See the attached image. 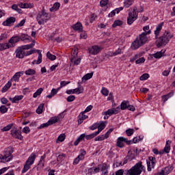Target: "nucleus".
<instances>
[{"label":"nucleus","mask_w":175,"mask_h":175,"mask_svg":"<svg viewBox=\"0 0 175 175\" xmlns=\"http://www.w3.org/2000/svg\"><path fill=\"white\" fill-rule=\"evenodd\" d=\"M162 27H163V23L159 24L154 31L155 39H157L155 43L158 49L167 44L173 38V35L170 34L169 31H165L163 36L158 38V36H159V32H161V30L162 29Z\"/></svg>","instance_id":"nucleus-1"},{"label":"nucleus","mask_w":175,"mask_h":175,"mask_svg":"<svg viewBox=\"0 0 175 175\" xmlns=\"http://www.w3.org/2000/svg\"><path fill=\"white\" fill-rule=\"evenodd\" d=\"M150 29V26H145L143 27V32L142 34H139V37H137L131 44L132 50H137L139 47H142L144 44H146L147 42H148V38L147 35H150L151 33V30Z\"/></svg>","instance_id":"nucleus-2"},{"label":"nucleus","mask_w":175,"mask_h":175,"mask_svg":"<svg viewBox=\"0 0 175 175\" xmlns=\"http://www.w3.org/2000/svg\"><path fill=\"white\" fill-rule=\"evenodd\" d=\"M144 167L142 165V161L136 163L133 167L130 170L126 171V175H140Z\"/></svg>","instance_id":"nucleus-3"},{"label":"nucleus","mask_w":175,"mask_h":175,"mask_svg":"<svg viewBox=\"0 0 175 175\" xmlns=\"http://www.w3.org/2000/svg\"><path fill=\"white\" fill-rule=\"evenodd\" d=\"M14 152V150H13V148H8V149L4 152L3 155L0 154V162H10V161L13 159V155L12 154Z\"/></svg>","instance_id":"nucleus-4"},{"label":"nucleus","mask_w":175,"mask_h":175,"mask_svg":"<svg viewBox=\"0 0 175 175\" xmlns=\"http://www.w3.org/2000/svg\"><path fill=\"white\" fill-rule=\"evenodd\" d=\"M36 20L40 25H43L44 23H47V21L50 20V17H49V14L46 12L44 9H42V10L38 14Z\"/></svg>","instance_id":"nucleus-5"},{"label":"nucleus","mask_w":175,"mask_h":175,"mask_svg":"<svg viewBox=\"0 0 175 175\" xmlns=\"http://www.w3.org/2000/svg\"><path fill=\"white\" fill-rule=\"evenodd\" d=\"M35 159H36V154H35V153H31L24 165L22 173H27V172L31 169V166L33 165Z\"/></svg>","instance_id":"nucleus-6"},{"label":"nucleus","mask_w":175,"mask_h":175,"mask_svg":"<svg viewBox=\"0 0 175 175\" xmlns=\"http://www.w3.org/2000/svg\"><path fill=\"white\" fill-rule=\"evenodd\" d=\"M136 10H137V8L135 7L133 12L129 14V16L127 17V24L129 25H132V24L137 20V13Z\"/></svg>","instance_id":"nucleus-7"},{"label":"nucleus","mask_w":175,"mask_h":175,"mask_svg":"<svg viewBox=\"0 0 175 175\" xmlns=\"http://www.w3.org/2000/svg\"><path fill=\"white\" fill-rule=\"evenodd\" d=\"M120 111L121 109L120 107L108 109L107 111H105L103 113V116H104V120H107L110 116H113V114H118V113Z\"/></svg>","instance_id":"nucleus-8"},{"label":"nucleus","mask_w":175,"mask_h":175,"mask_svg":"<svg viewBox=\"0 0 175 175\" xmlns=\"http://www.w3.org/2000/svg\"><path fill=\"white\" fill-rule=\"evenodd\" d=\"M120 111L121 109L120 107L108 109L107 111H105L103 113V116H104V120H107L110 116H113V114H118V113Z\"/></svg>","instance_id":"nucleus-9"},{"label":"nucleus","mask_w":175,"mask_h":175,"mask_svg":"<svg viewBox=\"0 0 175 175\" xmlns=\"http://www.w3.org/2000/svg\"><path fill=\"white\" fill-rule=\"evenodd\" d=\"M20 42V37L18 36H15L12 37L8 43L5 44L6 49H12L13 47H16V43H18Z\"/></svg>","instance_id":"nucleus-10"},{"label":"nucleus","mask_w":175,"mask_h":175,"mask_svg":"<svg viewBox=\"0 0 175 175\" xmlns=\"http://www.w3.org/2000/svg\"><path fill=\"white\" fill-rule=\"evenodd\" d=\"M59 116H55L51 118V119L46 122L41 124L38 129H42V128H49L50 125H53V124H55L59 121Z\"/></svg>","instance_id":"nucleus-11"},{"label":"nucleus","mask_w":175,"mask_h":175,"mask_svg":"<svg viewBox=\"0 0 175 175\" xmlns=\"http://www.w3.org/2000/svg\"><path fill=\"white\" fill-rule=\"evenodd\" d=\"M80 154L74 160L73 165H77L80 161H83L84 159V157L87 154V152L84 149L80 150Z\"/></svg>","instance_id":"nucleus-12"},{"label":"nucleus","mask_w":175,"mask_h":175,"mask_svg":"<svg viewBox=\"0 0 175 175\" xmlns=\"http://www.w3.org/2000/svg\"><path fill=\"white\" fill-rule=\"evenodd\" d=\"M15 54L16 58L23 59L25 57V51L21 46H18V49L15 50Z\"/></svg>","instance_id":"nucleus-13"},{"label":"nucleus","mask_w":175,"mask_h":175,"mask_svg":"<svg viewBox=\"0 0 175 175\" xmlns=\"http://www.w3.org/2000/svg\"><path fill=\"white\" fill-rule=\"evenodd\" d=\"M11 135L14 139H18V140H23V135H21V132L19 130L14 129L11 130Z\"/></svg>","instance_id":"nucleus-14"},{"label":"nucleus","mask_w":175,"mask_h":175,"mask_svg":"<svg viewBox=\"0 0 175 175\" xmlns=\"http://www.w3.org/2000/svg\"><path fill=\"white\" fill-rule=\"evenodd\" d=\"M155 162L157 160L153 157H149V161H147L148 172H151V169L155 166Z\"/></svg>","instance_id":"nucleus-15"},{"label":"nucleus","mask_w":175,"mask_h":175,"mask_svg":"<svg viewBox=\"0 0 175 175\" xmlns=\"http://www.w3.org/2000/svg\"><path fill=\"white\" fill-rule=\"evenodd\" d=\"M15 23H16V18L11 16L3 22V25L5 27H12V25H13V24H14Z\"/></svg>","instance_id":"nucleus-16"},{"label":"nucleus","mask_w":175,"mask_h":175,"mask_svg":"<svg viewBox=\"0 0 175 175\" xmlns=\"http://www.w3.org/2000/svg\"><path fill=\"white\" fill-rule=\"evenodd\" d=\"M100 51V48L98 46H93L91 48H89L90 54H92V55H96Z\"/></svg>","instance_id":"nucleus-17"},{"label":"nucleus","mask_w":175,"mask_h":175,"mask_svg":"<svg viewBox=\"0 0 175 175\" xmlns=\"http://www.w3.org/2000/svg\"><path fill=\"white\" fill-rule=\"evenodd\" d=\"M85 112L82 111L80 113V114L78 116V124L80 125V124H83V122L84 120H87L88 118V116L85 115Z\"/></svg>","instance_id":"nucleus-18"},{"label":"nucleus","mask_w":175,"mask_h":175,"mask_svg":"<svg viewBox=\"0 0 175 175\" xmlns=\"http://www.w3.org/2000/svg\"><path fill=\"white\" fill-rule=\"evenodd\" d=\"M170 143L171 142L169 140L166 142L164 149L159 152L160 154H165V152L166 154H169V152H170Z\"/></svg>","instance_id":"nucleus-19"},{"label":"nucleus","mask_w":175,"mask_h":175,"mask_svg":"<svg viewBox=\"0 0 175 175\" xmlns=\"http://www.w3.org/2000/svg\"><path fill=\"white\" fill-rule=\"evenodd\" d=\"M125 137H120L118 138V141L116 142L117 147H119L120 148H122L125 145L124 144Z\"/></svg>","instance_id":"nucleus-20"},{"label":"nucleus","mask_w":175,"mask_h":175,"mask_svg":"<svg viewBox=\"0 0 175 175\" xmlns=\"http://www.w3.org/2000/svg\"><path fill=\"white\" fill-rule=\"evenodd\" d=\"M24 98V96H15L14 98L10 97L9 99L12 103H18V101L21 100Z\"/></svg>","instance_id":"nucleus-21"},{"label":"nucleus","mask_w":175,"mask_h":175,"mask_svg":"<svg viewBox=\"0 0 175 175\" xmlns=\"http://www.w3.org/2000/svg\"><path fill=\"white\" fill-rule=\"evenodd\" d=\"M23 75H24V71H20L16 72L12 78V80H14V81L15 82H18V79H20V77H21V76H23Z\"/></svg>","instance_id":"nucleus-22"},{"label":"nucleus","mask_w":175,"mask_h":175,"mask_svg":"<svg viewBox=\"0 0 175 175\" xmlns=\"http://www.w3.org/2000/svg\"><path fill=\"white\" fill-rule=\"evenodd\" d=\"M74 31H79V32H83V25L81 23L77 22L75 25L72 26Z\"/></svg>","instance_id":"nucleus-23"},{"label":"nucleus","mask_w":175,"mask_h":175,"mask_svg":"<svg viewBox=\"0 0 175 175\" xmlns=\"http://www.w3.org/2000/svg\"><path fill=\"white\" fill-rule=\"evenodd\" d=\"M105 127L106 124H105V122H101L100 124H98V126L97 127L98 131H96V133H97V135H99L100 132H102V131L105 129Z\"/></svg>","instance_id":"nucleus-24"},{"label":"nucleus","mask_w":175,"mask_h":175,"mask_svg":"<svg viewBox=\"0 0 175 175\" xmlns=\"http://www.w3.org/2000/svg\"><path fill=\"white\" fill-rule=\"evenodd\" d=\"M173 169H174V167L173 166L165 167L162 170L163 175L169 174V173H170V172H172ZM159 173H161V172H159Z\"/></svg>","instance_id":"nucleus-25"},{"label":"nucleus","mask_w":175,"mask_h":175,"mask_svg":"<svg viewBox=\"0 0 175 175\" xmlns=\"http://www.w3.org/2000/svg\"><path fill=\"white\" fill-rule=\"evenodd\" d=\"M61 7V3L56 2L53 4V7L50 8V12H57L58 9Z\"/></svg>","instance_id":"nucleus-26"},{"label":"nucleus","mask_w":175,"mask_h":175,"mask_svg":"<svg viewBox=\"0 0 175 175\" xmlns=\"http://www.w3.org/2000/svg\"><path fill=\"white\" fill-rule=\"evenodd\" d=\"M92 76H94V72H90L85 75L82 77V81H87V80H90V79L92 78Z\"/></svg>","instance_id":"nucleus-27"},{"label":"nucleus","mask_w":175,"mask_h":175,"mask_svg":"<svg viewBox=\"0 0 175 175\" xmlns=\"http://www.w3.org/2000/svg\"><path fill=\"white\" fill-rule=\"evenodd\" d=\"M12 87V81H9L2 88L1 92H6L9 88Z\"/></svg>","instance_id":"nucleus-28"},{"label":"nucleus","mask_w":175,"mask_h":175,"mask_svg":"<svg viewBox=\"0 0 175 175\" xmlns=\"http://www.w3.org/2000/svg\"><path fill=\"white\" fill-rule=\"evenodd\" d=\"M25 75H26L27 76H33L36 75V71L33 69L29 68L25 72Z\"/></svg>","instance_id":"nucleus-29"},{"label":"nucleus","mask_w":175,"mask_h":175,"mask_svg":"<svg viewBox=\"0 0 175 175\" xmlns=\"http://www.w3.org/2000/svg\"><path fill=\"white\" fill-rule=\"evenodd\" d=\"M33 46H35V41H33L31 44L23 45V46H21V47L23 50H29V49H32Z\"/></svg>","instance_id":"nucleus-30"},{"label":"nucleus","mask_w":175,"mask_h":175,"mask_svg":"<svg viewBox=\"0 0 175 175\" xmlns=\"http://www.w3.org/2000/svg\"><path fill=\"white\" fill-rule=\"evenodd\" d=\"M46 57L48 59H50V61H55L57 59V56H55V55L51 54L50 52L46 53Z\"/></svg>","instance_id":"nucleus-31"},{"label":"nucleus","mask_w":175,"mask_h":175,"mask_svg":"<svg viewBox=\"0 0 175 175\" xmlns=\"http://www.w3.org/2000/svg\"><path fill=\"white\" fill-rule=\"evenodd\" d=\"M95 136H98V133L94 132L92 134L90 135H85V138L86 139V140H91V139H94V137H95Z\"/></svg>","instance_id":"nucleus-32"},{"label":"nucleus","mask_w":175,"mask_h":175,"mask_svg":"<svg viewBox=\"0 0 175 175\" xmlns=\"http://www.w3.org/2000/svg\"><path fill=\"white\" fill-rule=\"evenodd\" d=\"M128 103H129V101L122 102L120 109H121V110H126V109H128Z\"/></svg>","instance_id":"nucleus-33"},{"label":"nucleus","mask_w":175,"mask_h":175,"mask_svg":"<svg viewBox=\"0 0 175 175\" xmlns=\"http://www.w3.org/2000/svg\"><path fill=\"white\" fill-rule=\"evenodd\" d=\"M43 107H44V104H40L36 109L37 114H42L43 113Z\"/></svg>","instance_id":"nucleus-34"},{"label":"nucleus","mask_w":175,"mask_h":175,"mask_svg":"<svg viewBox=\"0 0 175 175\" xmlns=\"http://www.w3.org/2000/svg\"><path fill=\"white\" fill-rule=\"evenodd\" d=\"M43 92V88H40L39 89L37 90V91L33 94V98H38L40 94Z\"/></svg>","instance_id":"nucleus-35"},{"label":"nucleus","mask_w":175,"mask_h":175,"mask_svg":"<svg viewBox=\"0 0 175 175\" xmlns=\"http://www.w3.org/2000/svg\"><path fill=\"white\" fill-rule=\"evenodd\" d=\"M33 65H35V64L36 65H39V64H42V53H40V55H38V57L37 60H34L32 62Z\"/></svg>","instance_id":"nucleus-36"},{"label":"nucleus","mask_w":175,"mask_h":175,"mask_svg":"<svg viewBox=\"0 0 175 175\" xmlns=\"http://www.w3.org/2000/svg\"><path fill=\"white\" fill-rule=\"evenodd\" d=\"M29 36L27 35V34H21V36L19 37V40L21 39V40H22L23 42H24V40H31V39H29Z\"/></svg>","instance_id":"nucleus-37"},{"label":"nucleus","mask_w":175,"mask_h":175,"mask_svg":"<svg viewBox=\"0 0 175 175\" xmlns=\"http://www.w3.org/2000/svg\"><path fill=\"white\" fill-rule=\"evenodd\" d=\"M120 25H122V21L116 20L113 22L112 27L113 28H116V27H120Z\"/></svg>","instance_id":"nucleus-38"},{"label":"nucleus","mask_w":175,"mask_h":175,"mask_svg":"<svg viewBox=\"0 0 175 175\" xmlns=\"http://www.w3.org/2000/svg\"><path fill=\"white\" fill-rule=\"evenodd\" d=\"M106 139V135H102L94 138L95 142H102Z\"/></svg>","instance_id":"nucleus-39"},{"label":"nucleus","mask_w":175,"mask_h":175,"mask_svg":"<svg viewBox=\"0 0 175 175\" xmlns=\"http://www.w3.org/2000/svg\"><path fill=\"white\" fill-rule=\"evenodd\" d=\"M78 53H79V51H77V49H75L74 51H72V58L70 59L71 62H73V60L75 59V58H76V57H77Z\"/></svg>","instance_id":"nucleus-40"},{"label":"nucleus","mask_w":175,"mask_h":175,"mask_svg":"<svg viewBox=\"0 0 175 175\" xmlns=\"http://www.w3.org/2000/svg\"><path fill=\"white\" fill-rule=\"evenodd\" d=\"M149 77L150 75L144 73L139 77V80H141V81H144V80H147Z\"/></svg>","instance_id":"nucleus-41"},{"label":"nucleus","mask_w":175,"mask_h":175,"mask_svg":"<svg viewBox=\"0 0 175 175\" xmlns=\"http://www.w3.org/2000/svg\"><path fill=\"white\" fill-rule=\"evenodd\" d=\"M133 133H135V129H129L126 130V134L127 136H132Z\"/></svg>","instance_id":"nucleus-42"},{"label":"nucleus","mask_w":175,"mask_h":175,"mask_svg":"<svg viewBox=\"0 0 175 175\" xmlns=\"http://www.w3.org/2000/svg\"><path fill=\"white\" fill-rule=\"evenodd\" d=\"M0 111L2 114H5V113H8V107L5 105H1L0 107Z\"/></svg>","instance_id":"nucleus-43"},{"label":"nucleus","mask_w":175,"mask_h":175,"mask_svg":"<svg viewBox=\"0 0 175 175\" xmlns=\"http://www.w3.org/2000/svg\"><path fill=\"white\" fill-rule=\"evenodd\" d=\"M12 126H13V124H10L5 126L4 128H3L2 131L3 132H8V131H10V129H12Z\"/></svg>","instance_id":"nucleus-44"},{"label":"nucleus","mask_w":175,"mask_h":175,"mask_svg":"<svg viewBox=\"0 0 175 175\" xmlns=\"http://www.w3.org/2000/svg\"><path fill=\"white\" fill-rule=\"evenodd\" d=\"M118 54H122V51L121 49H118L115 52H113L111 55V57H116V55H118Z\"/></svg>","instance_id":"nucleus-45"},{"label":"nucleus","mask_w":175,"mask_h":175,"mask_svg":"<svg viewBox=\"0 0 175 175\" xmlns=\"http://www.w3.org/2000/svg\"><path fill=\"white\" fill-rule=\"evenodd\" d=\"M133 2V0H126L124 1L125 8H129V6H131Z\"/></svg>","instance_id":"nucleus-46"},{"label":"nucleus","mask_w":175,"mask_h":175,"mask_svg":"<svg viewBox=\"0 0 175 175\" xmlns=\"http://www.w3.org/2000/svg\"><path fill=\"white\" fill-rule=\"evenodd\" d=\"M152 55H153L154 58L159 59V58H162L163 53H162V52H157L156 53H154Z\"/></svg>","instance_id":"nucleus-47"},{"label":"nucleus","mask_w":175,"mask_h":175,"mask_svg":"<svg viewBox=\"0 0 175 175\" xmlns=\"http://www.w3.org/2000/svg\"><path fill=\"white\" fill-rule=\"evenodd\" d=\"M68 84H70V81L66 82L65 81H62L60 83V87L58 88V90H61V88H62V87H65V85H68Z\"/></svg>","instance_id":"nucleus-48"},{"label":"nucleus","mask_w":175,"mask_h":175,"mask_svg":"<svg viewBox=\"0 0 175 175\" xmlns=\"http://www.w3.org/2000/svg\"><path fill=\"white\" fill-rule=\"evenodd\" d=\"M101 94L105 95V96H107V95H109V90L106 88H103L101 90Z\"/></svg>","instance_id":"nucleus-49"},{"label":"nucleus","mask_w":175,"mask_h":175,"mask_svg":"<svg viewBox=\"0 0 175 175\" xmlns=\"http://www.w3.org/2000/svg\"><path fill=\"white\" fill-rule=\"evenodd\" d=\"M44 158H46V154H44L42 155L41 157H40V162L38 163V165H40V166H44Z\"/></svg>","instance_id":"nucleus-50"},{"label":"nucleus","mask_w":175,"mask_h":175,"mask_svg":"<svg viewBox=\"0 0 175 175\" xmlns=\"http://www.w3.org/2000/svg\"><path fill=\"white\" fill-rule=\"evenodd\" d=\"M172 95V93H169L168 94H166V95H164V96H162V99H163V101L164 102H166V100H167V99H169L170 98V96Z\"/></svg>","instance_id":"nucleus-51"},{"label":"nucleus","mask_w":175,"mask_h":175,"mask_svg":"<svg viewBox=\"0 0 175 175\" xmlns=\"http://www.w3.org/2000/svg\"><path fill=\"white\" fill-rule=\"evenodd\" d=\"M145 62H146V59H144V57H140L135 61V64H144Z\"/></svg>","instance_id":"nucleus-52"},{"label":"nucleus","mask_w":175,"mask_h":175,"mask_svg":"<svg viewBox=\"0 0 175 175\" xmlns=\"http://www.w3.org/2000/svg\"><path fill=\"white\" fill-rule=\"evenodd\" d=\"M109 3V0H101L100 1V5L102 8H105V6H106V5H107Z\"/></svg>","instance_id":"nucleus-53"},{"label":"nucleus","mask_w":175,"mask_h":175,"mask_svg":"<svg viewBox=\"0 0 175 175\" xmlns=\"http://www.w3.org/2000/svg\"><path fill=\"white\" fill-rule=\"evenodd\" d=\"M65 137H66V135H65V134H64V133L61 134L57 137V140H58V142H64L65 140Z\"/></svg>","instance_id":"nucleus-54"},{"label":"nucleus","mask_w":175,"mask_h":175,"mask_svg":"<svg viewBox=\"0 0 175 175\" xmlns=\"http://www.w3.org/2000/svg\"><path fill=\"white\" fill-rule=\"evenodd\" d=\"M101 172H102V173H105V172H107V173H109V171L107 170V164H103V166L101 167Z\"/></svg>","instance_id":"nucleus-55"},{"label":"nucleus","mask_w":175,"mask_h":175,"mask_svg":"<svg viewBox=\"0 0 175 175\" xmlns=\"http://www.w3.org/2000/svg\"><path fill=\"white\" fill-rule=\"evenodd\" d=\"M8 39V34L6 33H2L0 36V42H2V40H5Z\"/></svg>","instance_id":"nucleus-56"},{"label":"nucleus","mask_w":175,"mask_h":175,"mask_svg":"<svg viewBox=\"0 0 175 175\" xmlns=\"http://www.w3.org/2000/svg\"><path fill=\"white\" fill-rule=\"evenodd\" d=\"M25 24V20H22L19 23L15 25V28H19V27H23Z\"/></svg>","instance_id":"nucleus-57"},{"label":"nucleus","mask_w":175,"mask_h":175,"mask_svg":"<svg viewBox=\"0 0 175 175\" xmlns=\"http://www.w3.org/2000/svg\"><path fill=\"white\" fill-rule=\"evenodd\" d=\"M22 132H23V133H29V132H31V129H29V126H25L23 129Z\"/></svg>","instance_id":"nucleus-58"},{"label":"nucleus","mask_w":175,"mask_h":175,"mask_svg":"<svg viewBox=\"0 0 175 175\" xmlns=\"http://www.w3.org/2000/svg\"><path fill=\"white\" fill-rule=\"evenodd\" d=\"M76 99V96L71 95L67 97V102H73Z\"/></svg>","instance_id":"nucleus-59"},{"label":"nucleus","mask_w":175,"mask_h":175,"mask_svg":"<svg viewBox=\"0 0 175 175\" xmlns=\"http://www.w3.org/2000/svg\"><path fill=\"white\" fill-rule=\"evenodd\" d=\"M3 50H7L5 43H0V51H3Z\"/></svg>","instance_id":"nucleus-60"},{"label":"nucleus","mask_w":175,"mask_h":175,"mask_svg":"<svg viewBox=\"0 0 175 175\" xmlns=\"http://www.w3.org/2000/svg\"><path fill=\"white\" fill-rule=\"evenodd\" d=\"M75 58H74L73 61L71 62H73L74 65H79V64H80V62H81V58L79 57L78 59H75Z\"/></svg>","instance_id":"nucleus-61"},{"label":"nucleus","mask_w":175,"mask_h":175,"mask_svg":"<svg viewBox=\"0 0 175 175\" xmlns=\"http://www.w3.org/2000/svg\"><path fill=\"white\" fill-rule=\"evenodd\" d=\"M98 126H99V124L95 123L92 126L89 127V129H91V131H95V129H97Z\"/></svg>","instance_id":"nucleus-62"},{"label":"nucleus","mask_w":175,"mask_h":175,"mask_svg":"<svg viewBox=\"0 0 175 175\" xmlns=\"http://www.w3.org/2000/svg\"><path fill=\"white\" fill-rule=\"evenodd\" d=\"M34 53H36V50L32 49V50L28 51L25 55H26V57H28V55H31V54H34Z\"/></svg>","instance_id":"nucleus-63"},{"label":"nucleus","mask_w":175,"mask_h":175,"mask_svg":"<svg viewBox=\"0 0 175 175\" xmlns=\"http://www.w3.org/2000/svg\"><path fill=\"white\" fill-rule=\"evenodd\" d=\"M1 102L2 103V105H7L8 102H9V100H8V98L3 97L1 98Z\"/></svg>","instance_id":"nucleus-64"}]
</instances>
